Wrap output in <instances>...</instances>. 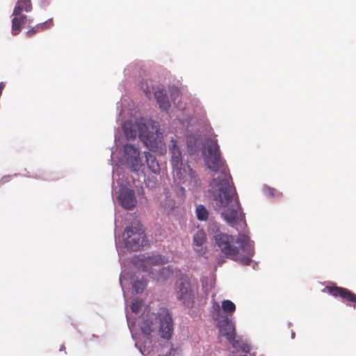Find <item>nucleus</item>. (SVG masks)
Segmentation results:
<instances>
[{
	"mask_svg": "<svg viewBox=\"0 0 356 356\" xmlns=\"http://www.w3.org/2000/svg\"><path fill=\"white\" fill-rule=\"evenodd\" d=\"M132 288L136 293H141L147 286L146 280L142 277L132 275L131 277Z\"/></svg>",
	"mask_w": 356,
	"mask_h": 356,
	"instance_id": "a211bd4d",
	"label": "nucleus"
},
{
	"mask_svg": "<svg viewBox=\"0 0 356 356\" xmlns=\"http://www.w3.org/2000/svg\"><path fill=\"white\" fill-rule=\"evenodd\" d=\"M170 143V162L175 176L177 179H179V183L184 184L186 181H188L190 187L195 188L198 186L200 184V179H198L196 172L190 167V165H187V170L184 167L181 152L177 145V141L172 139Z\"/></svg>",
	"mask_w": 356,
	"mask_h": 356,
	"instance_id": "20e7f679",
	"label": "nucleus"
},
{
	"mask_svg": "<svg viewBox=\"0 0 356 356\" xmlns=\"http://www.w3.org/2000/svg\"><path fill=\"white\" fill-rule=\"evenodd\" d=\"M145 161L148 168L154 174L160 172V165L156 157L149 152H145Z\"/></svg>",
	"mask_w": 356,
	"mask_h": 356,
	"instance_id": "dca6fc26",
	"label": "nucleus"
},
{
	"mask_svg": "<svg viewBox=\"0 0 356 356\" xmlns=\"http://www.w3.org/2000/svg\"><path fill=\"white\" fill-rule=\"evenodd\" d=\"M175 295L177 299L187 308H192L194 305L197 293V284L193 283L191 279L182 275L175 282Z\"/></svg>",
	"mask_w": 356,
	"mask_h": 356,
	"instance_id": "423d86ee",
	"label": "nucleus"
},
{
	"mask_svg": "<svg viewBox=\"0 0 356 356\" xmlns=\"http://www.w3.org/2000/svg\"><path fill=\"white\" fill-rule=\"evenodd\" d=\"M159 321V332L161 338L169 340L173 333V323L171 315L168 311L161 312L158 316Z\"/></svg>",
	"mask_w": 356,
	"mask_h": 356,
	"instance_id": "1a4fd4ad",
	"label": "nucleus"
},
{
	"mask_svg": "<svg viewBox=\"0 0 356 356\" xmlns=\"http://www.w3.org/2000/svg\"><path fill=\"white\" fill-rule=\"evenodd\" d=\"M152 321L149 319H143L140 323L141 331L143 334L149 335L153 331Z\"/></svg>",
	"mask_w": 356,
	"mask_h": 356,
	"instance_id": "aec40b11",
	"label": "nucleus"
},
{
	"mask_svg": "<svg viewBox=\"0 0 356 356\" xmlns=\"http://www.w3.org/2000/svg\"><path fill=\"white\" fill-rule=\"evenodd\" d=\"M196 215L199 220H206L209 217V213L206 207L202 204L196 207Z\"/></svg>",
	"mask_w": 356,
	"mask_h": 356,
	"instance_id": "412c9836",
	"label": "nucleus"
},
{
	"mask_svg": "<svg viewBox=\"0 0 356 356\" xmlns=\"http://www.w3.org/2000/svg\"><path fill=\"white\" fill-rule=\"evenodd\" d=\"M179 91L177 88H172L171 90H170V95L171 97H176V96H179Z\"/></svg>",
	"mask_w": 356,
	"mask_h": 356,
	"instance_id": "c85d7f7f",
	"label": "nucleus"
},
{
	"mask_svg": "<svg viewBox=\"0 0 356 356\" xmlns=\"http://www.w3.org/2000/svg\"><path fill=\"white\" fill-rule=\"evenodd\" d=\"M328 293L335 298H341L343 302L356 303V294L346 288L337 286H327Z\"/></svg>",
	"mask_w": 356,
	"mask_h": 356,
	"instance_id": "f8f14e48",
	"label": "nucleus"
},
{
	"mask_svg": "<svg viewBox=\"0 0 356 356\" xmlns=\"http://www.w3.org/2000/svg\"><path fill=\"white\" fill-rule=\"evenodd\" d=\"M40 26V30L44 31L49 27H51L53 25V19H49L44 22V23L39 24Z\"/></svg>",
	"mask_w": 356,
	"mask_h": 356,
	"instance_id": "a878e982",
	"label": "nucleus"
},
{
	"mask_svg": "<svg viewBox=\"0 0 356 356\" xmlns=\"http://www.w3.org/2000/svg\"><path fill=\"white\" fill-rule=\"evenodd\" d=\"M154 97L160 108L163 111H168L170 106L166 92L164 90H157L154 92Z\"/></svg>",
	"mask_w": 356,
	"mask_h": 356,
	"instance_id": "4468645a",
	"label": "nucleus"
},
{
	"mask_svg": "<svg viewBox=\"0 0 356 356\" xmlns=\"http://www.w3.org/2000/svg\"><path fill=\"white\" fill-rule=\"evenodd\" d=\"M145 239V230L139 222L127 227L123 233V240L126 248L133 251H136L143 247Z\"/></svg>",
	"mask_w": 356,
	"mask_h": 356,
	"instance_id": "0eeeda50",
	"label": "nucleus"
},
{
	"mask_svg": "<svg viewBox=\"0 0 356 356\" xmlns=\"http://www.w3.org/2000/svg\"><path fill=\"white\" fill-rule=\"evenodd\" d=\"M206 239V234L203 230H198L193 236V243L195 245H202Z\"/></svg>",
	"mask_w": 356,
	"mask_h": 356,
	"instance_id": "5701e85b",
	"label": "nucleus"
},
{
	"mask_svg": "<svg viewBox=\"0 0 356 356\" xmlns=\"http://www.w3.org/2000/svg\"><path fill=\"white\" fill-rule=\"evenodd\" d=\"M222 309L224 312L228 314H233L236 310L235 304L229 300H225L222 302Z\"/></svg>",
	"mask_w": 356,
	"mask_h": 356,
	"instance_id": "4be33fe9",
	"label": "nucleus"
},
{
	"mask_svg": "<svg viewBox=\"0 0 356 356\" xmlns=\"http://www.w3.org/2000/svg\"><path fill=\"white\" fill-rule=\"evenodd\" d=\"M40 24L36 25L35 26L33 27L32 29L28 30L26 32V35L27 37L30 38L32 37L33 35H35L36 33L40 31Z\"/></svg>",
	"mask_w": 356,
	"mask_h": 356,
	"instance_id": "393cba45",
	"label": "nucleus"
},
{
	"mask_svg": "<svg viewBox=\"0 0 356 356\" xmlns=\"http://www.w3.org/2000/svg\"><path fill=\"white\" fill-rule=\"evenodd\" d=\"M217 327L220 335L227 340L232 337L236 336L234 324L227 316H220V318L217 322Z\"/></svg>",
	"mask_w": 356,
	"mask_h": 356,
	"instance_id": "9b49d317",
	"label": "nucleus"
},
{
	"mask_svg": "<svg viewBox=\"0 0 356 356\" xmlns=\"http://www.w3.org/2000/svg\"><path fill=\"white\" fill-rule=\"evenodd\" d=\"M164 199L161 200V205L165 209H172L175 207V202L168 191L163 193Z\"/></svg>",
	"mask_w": 356,
	"mask_h": 356,
	"instance_id": "6ab92c4d",
	"label": "nucleus"
},
{
	"mask_svg": "<svg viewBox=\"0 0 356 356\" xmlns=\"http://www.w3.org/2000/svg\"><path fill=\"white\" fill-rule=\"evenodd\" d=\"M202 154L205 165L212 171L209 193L216 207L224 209L221 215L229 225L233 227L240 224L246 225L227 165L221 156L216 137L206 139Z\"/></svg>",
	"mask_w": 356,
	"mask_h": 356,
	"instance_id": "f257e3e1",
	"label": "nucleus"
},
{
	"mask_svg": "<svg viewBox=\"0 0 356 356\" xmlns=\"http://www.w3.org/2000/svg\"><path fill=\"white\" fill-rule=\"evenodd\" d=\"M123 152L126 162L133 171L138 172L143 168L144 163L140 156V152L137 147L131 144H125Z\"/></svg>",
	"mask_w": 356,
	"mask_h": 356,
	"instance_id": "6e6552de",
	"label": "nucleus"
},
{
	"mask_svg": "<svg viewBox=\"0 0 356 356\" xmlns=\"http://www.w3.org/2000/svg\"><path fill=\"white\" fill-rule=\"evenodd\" d=\"M60 351L65 350V346L64 345H61L59 349Z\"/></svg>",
	"mask_w": 356,
	"mask_h": 356,
	"instance_id": "c756f323",
	"label": "nucleus"
},
{
	"mask_svg": "<svg viewBox=\"0 0 356 356\" xmlns=\"http://www.w3.org/2000/svg\"><path fill=\"white\" fill-rule=\"evenodd\" d=\"M213 310L217 313V318L220 317V307L218 302H214L213 305Z\"/></svg>",
	"mask_w": 356,
	"mask_h": 356,
	"instance_id": "bb28decb",
	"label": "nucleus"
},
{
	"mask_svg": "<svg viewBox=\"0 0 356 356\" xmlns=\"http://www.w3.org/2000/svg\"><path fill=\"white\" fill-rule=\"evenodd\" d=\"M236 337H232L227 341L230 343L232 348L236 349L237 351H241L247 353L250 351V346L244 342L241 339H236Z\"/></svg>",
	"mask_w": 356,
	"mask_h": 356,
	"instance_id": "2eb2a0df",
	"label": "nucleus"
},
{
	"mask_svg": "<svg viewBox=\"0 0 356 356\" xmlns=\"http://www.w3.org/2000/svg\"><path fill=\"white\" fill-rule=\"evenodd\" d=\"M12 19V33L14 35H18L22 29L23 25L25 24L26 15L19 13L18 15H13Z\"/></svg>",
	"mask_w": 356,
	"mask_h": 356,
	"instance_id": "ddd939ff",
	"label": "nucleus"
},
{
	"mask_svg": "<svg viewBox=\"0 0 356 356\" xmlns=\"http://www.w3.org/2000/svg\"><path fill=\"white\" fill-rule=\"evenodd\" d=\"M141 307H142V302L138 299H136L132 302L131 308V310L133 312L138 314L140 311Z\"/></svg>",
	"mask_w": 356,
	"mask_h": 356,
	"instance_id": "b1692460",
	"label": "nucleus"
},
{
	"mask_svg": "<svg viewBox=\"0 0 356 356\" xmlns=\"http://www.w3.org/2000/svg\"><path fill=\"white\" fill-rule=\"evenodd\" d=\"M31 10L32 4L31 0H17L13 10V15H18L19 13H22L23 11L29 13Z\"/></svg>",
	"mask_w": 356,
	"mask_h": 356,
	"instance_id": "f3484780",
	"label": "nucleus"
},
{
	"mask_svg": "<svg viewBox=\"0 0 356 356\" xmlns=\"http://www.w3.org/2000/svg\"><path fill=\"white\" fill-rule=\"evenodd\" d=\"M118 200L121 206L127 210H132L137 204L134 191L128 187L120 189Z\"/></svg>",
	"mask_w": 356,
	"mask_h": 356,
	"instance_id": "9d476101",
	"label": "nucleus"
},
{
	"mask_svg": "<svg viewBox=\"0 0 356 356\" xmlns=\"http://www.w3.org/2000/svg\"><path fill=\"white\" fill-rule=\"evenodd\" d=\"M122 128L127 139H135L138 134L140 139L150 151L161 152L165 149V144L159 130L155 132L149 131L147 125L142 121H137L135 124L125 122Z\"/></svg>",
	"mask_w": 356,
	"mask_h": 356,
	"instance_id": "7ed1b4c3",
	"label": "nucleus"
},
{
	"mask_svg": "<svg viewBox=\"0 0 356 356\" xmlns=\"http://www.w3.org/2000/svg\"><path fill=\"white\" fill-rule=\"evenodd\" d=\"M11 177L10 176H4L2 177V179L0 180V186L8 182L10 180Z\"/></svg>",
	"mask_w": 356,
	"mask_h": 356,
	"instance_id": "cd10ccee",
	"label": "nucleus"
},
{
	"mask_svg": "<svg viewBox=\"0 0 356 356\" xmlns=\"http://www.w3.org/2000/svg\"><path fill=\"white\" fill-rule=\"evenodd\" d=\"M166 261L164 257L156 254L137 258L135 263L143 271L151 275L153 279L165 280L172 273L169 267H161Z\"/></svg>",
	"mask_w": 356,
	"mask_h": 356,
	"instance_id": "39448f33",
	"label": "nucleus"
},
{
	"mask_svg": "<svg viewBox=\"0 0 356 356\" xmlns=\"http://www.w3.org/2000/svg\"><path fill=\"white\" fill-rule=\"evenodd\" d=\"M214 241L225 255L243 265L251 263L254 250L248 236L243 235L235 238L232 235L219 233L214 236Z\"/></svg>",
	"mask_w": 356,
	"mask_h": 356,
	"instance_id": "f03ea898",
	"label": "nucleus"
}]
</instances>
